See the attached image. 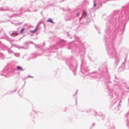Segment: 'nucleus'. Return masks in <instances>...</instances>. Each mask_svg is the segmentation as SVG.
I'll return each mask as SVG.
<instances>
[{
	"mask_svg": "<svg viewBox=\"0 0 129 129\" xmlns=\"http://www.w3.org/2000/svg\"><path fill=\"white\" fill-rule=\"evenodd\" d=\"M17 69L18 70H20L22 71L23 70V69L21 67L19 66H17Z\"/></svg>",
	"mask_w": 129,
	"mask_h": 129,
	"instance_id": "nucleus-2",
	"label": "nucleus"
},
{
	"mask_svg": "<svg viewBox=\"0 0 129 129\" xmlns=\"http://www.w3.org/2000/svg\"><path fill=\"white\" fill-rule=\"evenodd\" d=\"M79 14H80L79 13H77V16H79Z\"/></svg>",
	"mask_w": 129,
	"mask_h": 129,
	"instance_id": "nucleus-7",
	"label": "nucleus"
},
{
	"mask_svg": "<svg viewBox=\"0 0 129 129\" xmlns=\"http://www.w3.org/2000/svg\"><path fill=\"white\" fill-rule=\"evenodd\" d=\"M25 29L24 28H23L20 31V33L21 34H22L23 33V31Z\"/></svg>",
	"mask_w": 129,
	"mask_h": 129,
	"instance_id": "nucleus-4",
	"label": "nucleus"
},
{
	"mask_svg": "<svg viewBox=\"0 0 129 129\" xmlns=\"http://www.w3.org/2000/svg\"><path fill=\"white\" fill-rule=\"evenodd\" d=\"M96 6V4L95 2H94L93 7H95Z\"/></svg>",
	"mask_w": 129,
	"mask_h": 129,
	"instance_id": "nucleus-5",
	"label": "nucleus"
},
{
	"mask_svg": "<svg viewBox=\"0 0 129 129\" xmlns=\"http://www.w3.org/2000/svg\"><path fill=\"white\" fill-rule=\"evenodd\" d=\"M84 14L85 15V16H86L87 15V13L85 11L84 13Z\"/></svg>",
	"mask_w": 129,
	"mask_h": 129,
	"instance_id": "nucleus-6",
	"label": "nucleus"
},
{
	"mask_svg": "<svg viewBox=\"0 0 129 129\" xmlns=\"http://www.w3.org/2000/svg\"><path fill=\"white\" fill-rule=\"evenodd\" d=\"M128 89H129V87H128L127 88Z\"/></svg>",
	"mask_w": 129,
	"mask_h": 129,
	"instance_id": "nucleus-9",
	"label": "nucleus"
},
{
	"mask_svg": "<svg viewBox=\"0 0 129 129\" xmlns=\"http://www.w3.org/2000/svg\"><path fill=\"white\" fill-rule=\"evenodd\" d=\"M28 77H31V78H33V76H28Z\"/></svg>",
	"mask_w": 129,
	"mask_h": 129,
	"instance_id": "nucleus-8",
	"label": "nucleus"
},
{
	"mask_svg": "<svg viewBox=\"0 0 129 129\" xmlns=\"http://www.w3.org/2000/svg\"><path fill=\"white\" fill-rule=\"evenodd\" d=\"M37 29L38 28L37 27H36L35 30L33 31H30V32L32 33H34L37 30Z\"/></svg>",
	"mask_w": 129,
	"mask_h": 129,
	"instance_id": "nucleus-3",
	"label": "nucleus"
},
{
	"mask_svg": "<svg viewBox=\"0 0 129 129\" xmlns=\"http://www.w3.org/2000/svg\"><path fill=\"white\" fill-rule=\"evenodd\" d=\"M47 21L48 22H50L52 23H54V22L52 21L51 18H49L48 20H47Z\"/></svg>",
	"mask_w": 129,
	"mask_h": 129,
	"instance_id": "nucleus-1",
	"label": "nucleus"
}]
</instances>
